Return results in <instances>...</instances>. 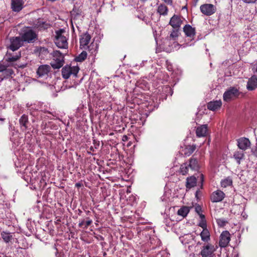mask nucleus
<instances>
[{
	"label": "nucleus",
	"mask_w": 257,
	"mask_h": 257,
	"mask_svg": "<svg viewBox=\"0 0 257 257\" xmlns=\"http://www.w3.org/2000/svg\"><path fill=\"white\" fill-rule=\"evenodd\" d=\"M68 34L64 29H60L55 32L54 42L56 45L61 49L68 48Z\"/></svg>",
	"instance_id": "1"
},
{
	"label": "nucleus",
	"mask_w": 257,
	"mask_h": 257,
	"mask_svg": "<svg viewBox=\"0 0 257 257\" xmlns=\"http://www.w3.org/2000/svg\"><path fill=\"white\" fill-rule=\"evenodd\" d=\"M91 38L90 35L87 32L83 34L80 38V46L81 48H87L92 54H95L98 48L97 44L92 43L90 46H88Z\"/></svg>",
	"instance_id": "2"
},
{
	"label": "nucleus",
	"mask_w": 257,
	"mask_h": 257,
	"mask_svg": "<svg viewBox=\"0 0 257 257\" xmlns=\"http://www.w3.org/2000/svg\"><path fill=\"white\" fill-rule=\"evenodd\" d=\"M53 61L50 63L52 67L54 69H59L64 64V56L58 50L54 51L52 53Z\"/></svg>",
	"instance_id": "3"
},
{
	"label": "nucleus",
	"mask_w": 257,
	"mask_h": 257,
	"mask_svg": "<svg viewBox=\"0 0 257 257\" xmlns=\"http://www.w3.org/2000/svg\"><path fill=\"white\" fill-rule=\"evenodd\" d=\"M79 70L78 66L66 65L62 69V76L65 79H68L71 75L76 77Z\"/></svg>",
	"instance_id": "4"
},
{
	"label": "nucleus",
	"mask_w": 257,
	"mask_h": 257,
	"mask_svg": "<svg viewBox=\"0 0 257 257\" xmlns=\"http://www.w3.org/2000/svg\"><path fill=\"white\" fill-rule=\"evenodd\" d=\"M21 37L24 43H32L37 40V35L33 30L27 29L23 31Z\"/></svg>",
	"instance_id": "5"
},
{
	"label": "nucleus",
	"mask_w": 257,
	"mask_h": 257,
	"mask_svg": "<svg viewBox=\"0 0 257 257\" xmlns=\"http://www.w3.org/2000/svg\"><path fill=\"white\" fill-rule=\"evenodd\" d=\"M10 44L8 48L13 51L19 49L24 44L21 37H12L10 38Z\"/></svg>",
	"instance_id": "6"
},
{
	"label": "nucleus",
	"mask_w": 257,
	"mask_h": 257,
	"mask_svg": "<svg viewBox=\"0 0 257 257\" xmlns=\"http://www.w3.org/2000/svg\"><path fill=\"white\" fill-rule=\"evenodd\" d=\"M240 93L239 90L235 87H230L223 94V100L225 101H229L231 99L238 97Z\"/></svg>",
	"instance_id": "7"
},
{
	"label": "nucleus",
	"mask_w": 257,
	"mask_h": 257,
	"mask_svg": "<svg viewBox=\"0 0 257 257\" xmlns=\"http://www.w3.org/2000/svg\"><path fill=\"white\" fill-rule=\"evenodd\" d=\"M230 240V234L228 231H223L220 234L219 241V246L221 247H226Z\"/></svg>",
	"instance_id": "8"
},
{
	"label": "nucleus",
	"mask_w": 257,
	"mask_h": 257,
	"mask_svg": "<svg viewBox=\"0 0 257 257\" xmlns=\"http://www.w3.org/2000/svg\"><path fill=\"white\" fill-rule=\"evenodd\" d=\"M202 13L206 16H211L216 12L215 7L210 4L202 5L200 7Z\"/></svg>",
	"instance_id": "9"
},
{
	"label": "nucleus",
	"mask_w": 257,
	"mask_h": 257,
	"mask_svg": "<svg viewBox=\"0 0 257 257\" xmlns=\"http://www.w3.org/2000/svg\"><path fill=\"white\" fill-rule=\"evenodd\" d=\"M216 250V248L214 245L208 244L203 246L200 252L202 257H212L214 252Z\"/></svg>",
	"instance_id": "10"
},
{
	"label": "nucleus",
	"mask_w": 257,
	"mask_h": 257,
	"mask_svg": "<svg viewBox=\"0 0 257 257\" xmlns=\"http://www.w3.org/2000/svg\"><path fill=\"white\" fill-rule=\"evenodd\" d=\"M236 141L238 148L242 151H244L250 147L251 143L248 138L242 137L237 139Z\"/></svg>",
	"instance_id": "11"
},
{
	"label": "nucleus",
	"mask_w": 257,
	"mask_h": 257,
	"mask_svg": "<svg viewBox=\"0 0 257 257\" xmlns=\"http://www.w3.org/2000/svg\"><path fill=\"white\" fill-rule=\"evenodd\" d=\"M11 65L4 64L3 62L0 61V72H3L4 77L8 78L14 74V71L9 68Z\"/></svg>",
	"instance_id": "12"
},
{
	"label": "nucleus",
	"mask_w": 257,
	"mask_h": 257,
	"mask_svg": "<svg viewBox=\"0 0 257 257\" xmlns=\"http://www.w3.org/2000/svg\"><path fill=\"white\" fill-rule=\"evenodd\" d=\"M224 197V193L220 190H217L211 194L210 199L212 202H218L221 201Z\"/></svg>",
	"instance_id": "13"
},
{
	"label": "nucleus",
	"mask_w": 257,
	"mask_h": 257,
	"mask_svg": "<svg viewBox=\"0 0 257 257\" xmlns=\"http://www.w3.org/2000/svg\"><path fill=\"white\" fill-rule=\"evenodd\" d=\"M51 71V67L47 64L40 65L37 70V74L39 77L47 76Z\"/></svg>",
	"instance_id": "14"
},
{
	"label": "nucleus",
	"mask_w": 257,
	"mask_h": 257,
	"mask_svg": "<svg viewBox=\"0 0 257 257\" xmlns=\"http://www.w3.org/2000/svg\"><path fill=\"white\" fill-rule=\"evenodd\" d=\"M183 21L180 16L174 15L170 19L169 24L175 29H179Z\"/></svg>",
	"instance_id": "15"
},
{
	"label": "nucleus",
	"mask_w": 257,
	"mask_h": 257,
	"mask_svg": "<svg viewBox=\"0 0 257 257\" xmlns=\"http://www.w3.org/2000/svg\"><path fill=\"white\" fill-rule=\"evenodd\" d=\"M183 32L186 37H189L191 40L194 39L196 34L195 28L192 27L190 25H186L183 27Z\"/></svg>",
	"instance_id": "16"
},
{
	"label": "nucleus",
	"mask_w": 257,
	"mask_h": 257,
	"mask_svg": "<svg viewBox=\"0 0 257 257\" xmlns=\"http://www.w3.org/2000/svg\"><path fill=\"white\" fill-rule=\"evenodd\" d=\"M23 0H11V9L13 11L19 12L22 10L24 5Z\"/></svg>",
	"instance_id": "17"
},
{
	"label": "nucleus",
	"mask_w": 257,
	"mask_h": 257,
	"mask_svg": "<svg viewBox=\"0 0 257 257\" xmlns=\"http://www.w3.org/2000/svg\"><path fill=\"white\" fill-rule=\"evenodd\" d=\"M208 133L207 124L201 125L196 129V134L197 137H203L207 136Z\"/></svg>",
	"instance_id": "18"
},
{
	"label": "nucleus",
	"mask_w": 257,
	"mask_h": 257,
	"mask_svg": "<svg viewBox=\"0 0 257 257\" xmlns=\"http://www.w3.org/2000/svg\"><path fill=\"white\" fill-rule=\"evenodd\" d=\"M248 90H253L257 88V76L253 75L248 80L247 85Z\"/></svg>",
	"instance_id": "19"
},
{
	"label": "nucleus",
	"mask_w": 257,
	"mask_h": 257,
	"mask_svg": "<svg viewBox=\"0 0 257 257\" xmlns=\"http://www.w3.org/2000/svg\"><path fill=\"white\" fill-rule=\"evenodd\" d=\"M29 122L28 116L25 114H23L19 119V123L23 131H26L28 129Z\"/></svg>",
	"instance_id": "20"
},
{
	"label": "nucleus",
	"mask_w": 257,
	"mask_h": 257,
	"mask_svg": "<svg viewBox=\"0 0 257 257\" xmlns=\"http://www.w3.org/2000/svg\"><path fill=\"white\" fill-rule=\"evenodd\" d=\"M222 105L221 100H216L210 101L207 104V108L208 109L215 111L220 108Z\"/></svg>",
	"instance_id": "21"
},
{
	"label": "nucleus",
	"mask_w": 257,
	"mask_h": 257,
	"mask_svg": "<svg viewBox=\"0 0 257 257\" xmlns=\"http://www.w3.org/2000/svg\"><path fill=\"white\" fill-rule=\"evenodd\" d=\"M196 184L197 179L194 176H192L186 179V187L187 189H189L195 187Z\"/></svg>",
	"instance_id": "22"
},
{
	"label": "nucleus",
	"mask_w": 257,
	"mask_h": 257,
	"mask_svg": "<svg viewBox=\"0 0 257 257\" xmlns=\"http://www.w3.org/2000/svg\"><path fill=\"white\" fill-rule=\"evenodd\" d=\"M233 158L238 164H240L241 161L244 158V154L242 151H236L233 154Z\"/></svg>",
	"instance_id": "23"
},
{
	"label": "nucleus",
	"mask_w": 257,
	"mask_h": 257,
	"mask_svg": "<svg viewBox=\"0 0 257 257\" xmlns=\"http://www.w3.org/2000/svg\"><path fill=\"white\" fill-rule=\"evenodd\" d=\"M196 149V146L195 145H189L185 147L183 150V152L185 156H189L195 151Z\"/></svg>",
	"instance_id": "24"
},
{
	"label": "nucleus",
	"mask_w": 257,
	"mask_h": 257,
	"mask_svg": "<svg viewBox=\"0 0 257 257\" xmlns=\"http://www.w3.org/2000/svg\"><path fill=\"white\" fill-rule=\"evenodd\" d=\"M210 232L207 228H204L200 233L201 239L203 241L208 242L210 239Z\"/></svg>",
	"instance_id": "25"
},
{
	"label": "nucleus",
	"mask_w": 257,
	"mask_h": 257,
	"mask_svg": "<svg viewBox=\"0 0 257 257\" xmlns=\"http://www.w3.org/2000/svg\"><path fill=\"white\" fill-rule=\"evenodd\" d=\"M188 165L192 170H197L199 169L198 161L193 157L189 160V164Z\"/></svg>",
	"instance_id": "26"
},
{
	"label": "nucleus",
	"mask_w": 257,
	"mask_h": 257,
	"mask_svg": "<svg viewBox=\"0 0 257 257\" xmlns=\"http://www.w3.org/2000/svg\"><path fill=\"white\" fill-rule=\"evenodd\" d=\"M189 211V207L187 206H182L178 210L177 214L178 215L181 216L183 217H185L187 216Z\"/></svg>",
	"instance_id": "27"
},
{
	"label": "nucleus",
	"mask_w": 257,
	"mask_h": 257,
	"mask_svg": "<svg viewBox=\"0 0 257 257\" xmlns=\"http://www.w3.org/2000/svg\"><path fill=\"white\" fill-rule=\"evenodd\" d=\"M157 12L161 15L166 16L168 14V9L165 5L161 4L158 8Z\"/></svg>",
	"instance_id": "28"
},
{
	"label": "nucleus",
	"mask_w": 257,
	"mask_h": 257,
	"mask_svg": "<svg viewBox=\"0 0 257 257\" xmlns=\"http://www.w3.org/2000/svg\"><path fill=\"white\" fill-rule=\"evenodd\" d=\"M232 184V181L231 178L230 177H227L221 181V186L224 188L230 186Z\"/></svg>",
	"instance_id": "29"
},
{
	"label": "nucleus",
	"mask_w": 257,
	"mask_h": 257,
	"mask_svg": "<svg viewBox=\"0 0 257 257\" xmlns=\"http://www.w3.org/2000/svg\"><path fill=\"white\" fill-rule=\"evenodd\" d=\"M81 13L82 11L81 9L74 7L71 12V15L72 17L75 19L77 16H80L81 15Z\"/></svg>",
	"instance_id": "30"
},
{
	"label": "nucleus",
	"mask_w": 257,
	"mask_h": 257,
	"mask_svg": "<svg viewBox=\"0 0 257 257\" xmlns=\"http://www.w3.org/2000/svg\"><path fill=\"white\" fill-rule=\"evenodd\" d=\"M87 55V53L83 51L75 58V60L76 62H82L86 59Z\"/></svg>",
	"instance_id": "31"
},
{
	"label": "nucleus",
	"mask_w": 257,
	"mask_h": 257,
	"mask_svg": "<svg viewBox=\"0 0 257 257\" xmlns=\"http://www.w3.org/2000/svg\"><path fill=\"white\" fill-rule=\"evenodd\" d=\"M1 234L3 239L6 242H9L12 239V235L9 232L3 231Z\"/></svg>",
	"instance_id": "32"
},
{
	"label": "nucleus",
	"mask_w": 257,
	"mask_h": 257,
	"mask_svg": "<svg viewBox=\"0 0 257 257\" xmlns=\"http://www.w3.org/2000/svg\"><path fill=\"white\" fill-rule=\"evenodd\" d=\"M188 165L186 163H184L181 165L180 168V172L183 175H186L188 172Z\"/></svg>",
	"instance_id": "33"
},
{
	"label": "nucleus",
	"mask_w": 257,
	"mask_h": 257,
	"mask_svg": "<svg viewBox=\"0 0 257 257\" xmlns=\"http://www.w3.org/2000/svg\"><path fill=\"white\" fill-rule=\"evenodd\" d=\"M21 57V54L19 53V55H16L14 56H11L10 57H8L6 59V61L7 62H13L17 61L18 59H19Z\"/></svg>",
	"instance_id": "34"
},
{
	"label": "nucleus",
	"mask_w": 257,
	"mask_h": 257,
	"mask_svg": "<svg viewBox=\"0 0 257 257\" xmlns=\"http://www.w3.org/2000/svg\"><path fill=\"white\" fill-rule=\"evenodd\" d=\"M178 33V29H174L170 34L169 37L173 40H176L179 36Z\"/></svg>",
	"instance_id": "35"
},
{
	"label": "nucleus",
	"mask_w": 257,
	"mask_h": 257,
	"mask_svg": "<svg viewBox=\"0 0 257 257\" xmlns=\"http://www.w3.org/2000/svg\"><path fill=\"white\" fill-rule=\"evenodd\" d=\"M218 225L220 226H223L226 225L227 221L224 219L219 218L216 220Z\"/></svg>",
	"instance_id": "36"
},
{
	"label": "nucleus",
	"mask_w": 257,
	"mask_h": 257,
	"mask_svg": "<svg viewBox=\"0 0 257 257\" xmlns=\"http://www.w3.org/2000/svg\"><path fill=\"white\" fill-rule=\"evenodd\" d=\"M198 225L202 227L203 229L204 228H207L206 221L205 219L201 220L199 223Z\"/></svg>",
	"instance_id": "37"
},
{
	"label": "nucleus",
	"mask_w": 257,
	"mask_h": 257,
	"mask_svg": "<svg viewBox=\"0 0 257 257\" xmlns=\"http://www.w3.org/2000/svg\"><path fill=\"white\" fill-rule=\"evenodd\" d=\"M92 223V220L89 217H87L86 218V221L85 222L84 228H87L88 227V226H89Z\"/></svg>",
	"instance_id": "38"
},
{
	"label": "nucleus",
	"mask_w": 257,
	"mask_h": 257,
	"mask_svg": "<svg viewBox=\"0 0 257 257\" xmlns=\"http://www.w3.org/2000/svg\"><path fill=\"white\" fill-rule=\"evenodd\" d=\"M251 152L253 156L257 157V145L255 146V147L252 148Z\"/></svg>",
	"instance_id": "39"
},
{
	"label": "nucleus",
	"mask_w": 257,
	"mask_h": 257,
	"mask_svg": "<svg viewBox=\"0 0 257 257\" xmlns=\"http://www.w3.org/2000/svg\"><path fill=\"white\" fill-rule=\"evenodd\" d=\"M251 69L253 73H257V63L251 64Z\"/></svg>",
	"instance_id": "40"
},
{
	"label": "nucleus",
	"mask_w": 257,
	"mask_h": 257,
	"mask_svg": "<svg viewBox=\"0 0 257 257\" xmlns=\"http://www.w3.org/2000/svg\"><path fill=\"white\" fill-rule=\"evenodd\" d=\"M195 211L198 214H200V213L202 212V208H201V206H199V205L196 206L195 208Z\"/></svg>",
	"instance_id": "41"
},
{
	"label": "nucleus",
	"mask_w": 257,
	"mask_h": 257,
	"mask_svg": "<svg viewBox=\"0 0 257 257\" xmlns=\"http://www.w3.org/2000/svg\"><path fill=\"white\" fill-rule=\"evenodd\" d=\"M85 221L84 219L80 220L78 224V226L79 227H82L83 225L85 226Z\"/></svg>",
	"instance_id": "42"
},
{
	"label": "nucleus",
	"mask_w": 257,
	"mask_h": 257,
	"mask_svg": "<svg viewBox=\"0 0 257 257\" xmlns=\"http://www.w3.org/2000/svg\"><path fill=\"white\" fill-rule=\"evenodd\" d=\"M94 146L95 149H98V148L99 146V142H95V140H94Z\"/></svg>",
	"instance_id": "43"
},
{
	"label": "nucleus",
	"mask_w": 257,
	"mask_h": 257,
	"mask_svg": "<svg viewBox=\"0 0 257 257\" xmlns=\"http://www.w3.org/2000/svg\"><path fill=\"white\" fill-rule=\"evenodd\" d=\"M243 1L246 3H254L255 2L256 0H243Z\"/></svg>",
	"instance_id": "44"
},
{
	"label": "nucleus",
	"mask_w": 257,
	"mask_h": 257,
	"mask_svg": "<svg viewBox=\"0 0 257 257\" xmlns=\"http://www.w3.org/2000/svg\"><path fill=\"white\" fill-rule=\"evenodd\" d=\"M164 2L168 4V5H172V0H163Z\"/></svg>",
	"instance_id": "45"
},
{
	"label": "nucleus",
	"mask_w": 257,
	"mask_h": 257,
	"mask_svg": "<svg viewBox=\"0 0 257 257\" xmlns=\"http://www.w3.org/2000/svg\"><path fill=\"white\" fill-rule=\"evenodd\" d=\"M198 215H199V216L201 218V220L205 219L204 215H203L202 213L198 214Z\"/></svg>",
	"instance_id": "46"
},
{
	"label": "nucleus",
	"mask_w": 257,
	"mask_h": 257,
	"mask_svg": "<svg viewBox=\"0 0 257 257\" xmlns=\"http://www.w3.org/2000/svg\"><path fill=\"white\" fill-rule=\"evenodd\" d=\"M82 185V184L81 183H77L75 184V187H77V188H79V187H81Z\"/></svg>",
	"instance_id": "47"
},
{
	"label": "nucleus",
	"mask_w": 257,
	"mask_h": 257,
	"mask_svg": "<svg viewBox=\"0 0 257 257\" xmlns=\"http://www.w3.org/2000/svg\"><path fill=\"white\" fill-rule=\"evenodd\" d=\"M200 177H201V182L202 183L204 181V176L202 174H201L200 175Z\"/></svg>",
	"instance_id": "48"
},
{
	"label": "nucleus",
	"mask_w": 257,
	"mask_h": 257,
	"mask_svg": "<svg viewBox=\"0 0 257 257\" xmlns=\"http://www.w3.org/2000/svg\"><path fill=\"white\" fill-rule=\"evenodd\" d=\"M143 21H145L146 22L147 20L146 19L145 17H144V18L142 19Z\"/></svg>",
	"instance_id": "49"
},
{
	"label": "nucleus",
	"mask_w": 257,
	"mask_h": 257,
	"mask_svg": "<svg viewBox=\"0 0 257 257\" xmlns=\"http://www.w3.org/2000/svg\"><path fill=\"white\" fill-rule=\"evenodd\" d=\"M90 149L92 151H94V150L93 149V147H91Z\"/></svg>",
	"instance_id": "50"
},
{
	"label": "nucleus",
	"mask_w": 257,
	"mask_h": 257,
	"mask_svg": "<svg viewBox=\"0 0 257 257\" xmlns=\"http://www.w3.org/2000/svg\"><path fill=\"white\" fill-rule=\"evenodd\" d=\"M45 113H50V112H49L48 111H44Z\"/></svg>",
	"instance_id": "51"
},
{
	"label": "nucleus",
	"mask_w": 257,
	"mask_h": 257,
	"mask_svg": "<svg viewBox=\"0 0 257 257\" xmlns=\"http://www.w3.org/2000/svg\"><path fill=\"white\" fill-rule=\"evenodd\" d=\"M142 2H146L147 0H140Z\"/></svg>",
	"instance_id": "52"
},
{
	"label": "nucleus",
	"mask_w": 257,
	"mask_h": 257,
	"mask_svg": "<svg viewBox=\"0 0 257 257\" xmlns=\"http://www.w3.org/2000/svg\"><path fill=\"white\" fill-rule=\"evenodd\" d=\"M195 3H196H196L198 2V0H195Z\"/></svg>",
	"instance_id": "53"
},
{
	"label": "nucleus",
	"mask_w": 257,
	"mask_h": 257,
	"mask_svg": "<svg viewBox=\"0 0 257 257\" xmlns=\"http://www.w3.org/2000/svg\"><path fill=\"white\" fill-rule=\"evenodd\" d=\"M198 192V191H196V196H197V195Z\"/></svg>",
	"instance_id": "54"
},
{
	"label": "nucleus",
	"mask_w": 257,
	"mask_h": 257,
	"mask_svg": "<svg viewBox=\"0 0 257 257\" xmlns=\"http://www.w3.org/2000/svg\"><path fill=\"white\" fill-rule=\"evenodd\" d=\"M89 213H90V211H87V214H88Z\"/></svg>",
	"instance_id": "55"
},
{
	"label": "nucleus",
	"mask_w": 257,
	"mask_h": 257,
	"mask_svg": "<svg viewBox=\"0 0 257 257\" xmlns=\"http://www.w3.org/2000/svg\"><path fill=\"white\" fill-rule=\"evenodd\" d=\"M183 8H184V9H186V8H187V7H186V6H185Z\"/></svg>",
	"instance_id": "56"
},
{
	"label": "nucleus",
	"mask_w": 257,
	"mask_h": 257,
	"mask_svg": "<svg viewBox=\"0 0 257 257\" xmlns=\"http://www.w3.org/2000/svg\"><path fill=\"white\" fill-rule=\"evenodd\" d=\"M0 120H3V119H2V118H0Z\"/></svg>",
	"instance_id": "57"
}]
</instances>
